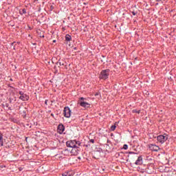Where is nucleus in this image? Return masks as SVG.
Masks as SVG:
<instances>
[{
  "label": "nucleus",
  "mask_w": 176,
  "mask_h": 176,
  "mask_svg": "<svg viewBox=\"0 0 176 176\" xmlns=\"http://www.w3.org/2000/svg\"><path fill=\"white\" fill-rule=\"evenodd\" d=\"M109 76V69H104L100 72L99 78L100 79H103L104 80H105V79H108Z\"/></svg>",
  "instance_id": "obj_2"
},
{
  "label": "nucleus",
  "mask_w": 176,
  "mask_h": 176,
  "mask_svg": "<svg viewBox=\"0 0 176 176\" xmlns=\"http://www.w3.org/2000/svg\"><path fill=\"white\" fill-rule=\"evenodd\" d=\"M157 2H162V0H155Z\"/></svg>",
  "instance_id": "obj_25"
},
{
  "label": "nucleus",
  "mask_w": 176,
  "mask_h": 176,
  "mask_svg": "<svg viewBox=\"0 0 176 176\" xmlns=\"http://www.w3.org/2000/svg\"><path fill=\"white\" fill-rule=\"evenodd\" d=\"M129 154L137 155V153H135L134 152H129Z\"/></svg>",
  "instance_id": "obj_23"
},
{
  "label": "nucleus",
  "mask_w": 176,
  "mask_h": 176,
  "mask_svg": "<svg viewBox=\"0 0 176 176\" xmlns=\"http://www.w3.org/2000/svg\"><path fill=\"white\" fill-rule=\"evenodd\" d=\"M19 94H20V96H23L24 92H23V91H19Z\"/></svg>",
  "instance_id": "obj_22"
},
{
  "label": "nucleus",
  "mask_w": 176,
  "mask_h": 176,
  "mask_svg": "<svg viewBox=\"0 0 176 176\" xmlns=\"http://www.w3.org/2000/svg\"><path fill=\"white\" fill-rule=\"evenodd\" d=\"M84 98H80V101L78 102V104H80V107H82L83 108H89L90 107V104H89L87 102H85Z\"/></svg>",
  "instance_id": "obj_5"
},
{
  "label": "nucleus",
  "mask_w": 176,
  "mask_h": 176,
  "mask_svg": "<svg viewBox=\"0 0 176 176\" xmlns=\"http://www.w3.org/2000/svg\"><path fill=\"white\" fill-rule=\"evenodd\" d=\"M62 176H72V173H69V172H65Z\"/></svg>",
  "instance_id": "obj_13"
},
{
  "label": "nucleus",
  "mask_w": 176,
  "mask_h": 176,
  "mask_svg": "<svg viewBox=\"0 0 176 176\" xmlns=\"http://www.w3.org/2000/svg\"><path fill=\"white\" fill-rule=\"evenodd\" d=\"M80 146H77L76 147H73L70 151L72 156H78L80 153Z\"/></svg>",
  "instance_id": "obj_4"
},
{
  "label": "nucleus",
  "mask_w": 176,
  "mask_h": 176,
  "mask_svg": "<svg viewBox=\"0 0 176 176\" xmlns=\"http://www.w3.org/2000/svg\"><path fill=\"white\" fill-rule=\"evenodd\" d=\"M133 113H140V111H137L135 109L133 110Z\"/></svg>",
  "instance_id": "obj_17"
},
{
  "label": "nucleus",
  "mask_w": 176,
  "mask_h": 176,
  "mask_svg": "<svg viewBox=\"0 0 176 176\" xmlns=\"http://www.w3.org/2000/svg\"><path fill=\"white\" fill-rule=\"evenodd\" d=\"M19 100H21L22 101H28V100H30V96L23 94L22 96H19Z\"/></svg>",
  "instance_id": "obj_8"
},
{
  "label": "nucleus",
  "mask_w": 176,
  "mask_h": 176,
  "mask_svg": "<svg viewBox=\"0 0 176 176\" xmlns=\"http://www.w3.org/2000/svg\"><path fill=\"white\" fill-rule=\"evenodd\" d=\"M102 152V150L101 148H98L97 151L94 152V155H98L99 156H101Z\"/></svg>",
  "instance_id": "obj_12"
},
{
  "label": "nucleus",
  "mask_w": 176,
  "mask_h": 176,
  "mask_svg": "<svg viewBox=\"0 0 176 176\" xmlns=\"http://www.w3.org/2000/svg\"><path fill=\"white\" fill-rule=\"evenodd\" d=\"M64 130H65L64 125L60 124L58 126V133H59V134H63V133H64Z\"/></svg>",
  "instance_id": "obj_9"
},
{
  "label": "nucleus",
  "mask_w": 176,
  "mask_h": 176,
  "mask_svg": "<svg viewBox=\"0 0 176 176\" xmlns=\"http://www.w3.org/2000/svg\"><path fill=\"white\" fill-rule=\"evenodd\" d=\"M53 42H54V43H56V40H54Z\"/></svg>",
  "instance_id": "obj_26"
},
{
  "label": "nucleus",
  "mask_w": 176,
  "mask_h": 176,
  "mask_svg": "<svg viewBox=\"0 0 176 176\" xmlns=\"http://www.w3.org/2000/svg\"><path fill=\"white\" fill-rule=\"evenodd\" d=\"M82 143L76 140H69L66 142L67 146L69 148H76V146H80Z\"/></svg>",
  "instance_id": "obj_1"
},
{
  "label": "nucleus",
  "mask_w": 176,
  "mask_h": 176,
  "mask_svg": "<svg viewBox=\"0 0 176 176\" xmlns=\"http://www.w3.org/2000/svg\"><path fill=\"white\" fill-rule=\"evenodd\" d=\"M65 41L67 42H70V41H72V37L69 34H66L65 36Z\"/></svg>",
  "instance_id": "obj_11"
},
{
  "label": "nucleus",
  "mask_w": 176,
  "mask_h": 176,
  "mask_svg": "<svg viewBox=\"0 0 176 176\" xmlns=\"http://www.w3.org/2000/svg\"><path fill=\"white\" fill-rule=\"evenodd\" d=\"M135 164H136L137 166L142 164V156H140L138 157V160L135 162Z\"/></svg>",
  "instance_id": "obj_10"
},
{
  "label": "nucleus",
  "mask_w": 176,
  "mask_h": 176,
  "mask_svg": "<svg viewBox=\"0 0 176 176\" xmlns=\"http://www.w3.org/2000/svg\"><path fill=\"white\" fill-rule=\"evenodd\" d=\"M56 65H59L60 67L61 65H64V62H61V61L57 62Z\"/></svg>",
  "instance_id": "obj_15"
},
{
  "label": "nucleus",
  "mask_w": 176,
  "mask_h": 176,
  "mask_svg": "<svg viewBox=\"0 0 176 176\" xmlns=\"http://www.w3.org/2000/svg\"><path fill=\"white\" fill-rule=\"evenodd\" d=\"M132 14H133V16H135V14H137L135 12H132Z\"/></svg>",
  "instance_id": "obj_24"
},
{
  "label": "nucleus",
  "mask_w": 176,
  "mask_h": 176,
  "mask_svg": "<svg viewBox=\"0 0 176 176\" xmlns=\"http://www.w3.org/2000/svg\"><path fill=\"white\" fill-rule=\"evenodd\" d=\"M89 142H91V144H94V140L91 139V140H89Z\"/></svg>",
  "instance_id": "obj_21"
},
{
  "label": "nucleus",
  "mask_w": 176,
  "mask_h": 176,
  "mask_svg": "<svg viewBox=\"0 0 176 176\" xmlns=\"http://www.w3.org/2000/svg\"><path fill=\"white\" fill-rule=\"evenodd\" d=\"M19 12L21 14H25V13H27V11H25V9H22L19 10Z\"/></svg>",
  "instance_id": "obj_14"
},
{
  "label": "nucleus",
  "mask_w": 176,
  "mask_h": 176,
  "mask_svg": "<svg viewBox=\"0 0 176 176\" xmlns=\"http://www.w3.org/2000/svg\"><path fill=\"white\" fill-rule=\"evenodd\" d=\"M0 146H3V140H0Z\"/></svg>",
  "instance_id": "obj_19"
},
{
  "label": "nucleus",
  "mask_w": 176,
  "mask_h": 176,
  "mask_svg": "<svg viewBox=\"0 0 176 176\" xmlns=\"http://www.w3.org/2000/svg\"><path fill=\"white\" fill-rule=\"evenodd\" d=\"M3 140V135H2V133H0V140Z\"/></svg>",
  "instance_id": "obj_20"
},
{
  "label": "nucleus",
  "mask_w": 176,
  "mask_h": 176,
  "mask_svg": "<svg viewBox=\"0 0 176 176\" xmlns=\"http://www.w3.org/2000/svg\"><path fill=\"white\" fill-rule=\"evenodd\" d=\"M157 140L158 142H160V144H164L167 140H168V135L167 134L164 133V135H160L157 137Z\"/></svg>",
  "instance_id": "obj_3"
},
{
  "label": "nucleus",
  "mask_w": 176,
  "mask_h": 176,
  "mask_svg": "<svg viewBox=\"0 0 176 176\" xmlns=\"http://www.w3.org/2000/svg\"><path fill=\"white\" fill-rule=\"evenodd\" d=\"M148 148L151 151H154V152H157L160 149V147L157 146L156 144H150Z\"/></svg>",
  "instance_id": "obj_7"
},
{
  "label": "nucleus",
  "mask_w": 176,
  "mask_h": 176,
  "mask_svg": "<svg viewBox=\"0 0 176 176\" xmlns=\"http://www.w3.org/2000/svg\"><path fill=\"white\" fill-rule=\"evenodd\" d=\"M71 112L72 111L69 107H65L63 110V115L65 118H71Z\"/></svg>",
  "instance_id": "obj_6"
},
{
  "label": "nucleus",
  "mask_w": 176,
  "mask_h": 176,
  "mask_svg": "<svg viewBox=\"0 0 176 176\" xmlns=\"http://www.w3.org/2000/svg\"><path fill=\"white\" fill-rule=\"evenodd\" d=\"M116 129V125H113V126H111V131H115Z\"/></svg>",
  "instance_id": "obj_16"
},
{
  "label": "nucleus",
  "mask_w": 176,
  "mask_h": 176,
  "mask_svg": "<svg viewBox=\"0 0 176 176\" xmlns=\"http://www.w3.org/2000/svg\"><path fill=\"white\" fill-rule=\"evenodd\" d=\"M128 148H129V146H127V144H124V145L123 146V149H124L125 151L127 150Z\"/></svg>",
  "instance_id": "obj_18"
}]
</instances>
